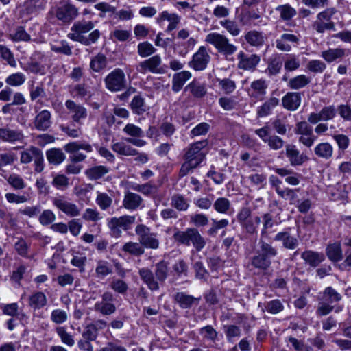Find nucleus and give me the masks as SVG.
I'll list each match as a JSON object with an SVG mask.
<instances>
[{
	"mask_svg": "<svg viewBox=\"0 0 351 351\" xmlns=\"http://www.w3.org/2000/svg\"><path fill=\"white\" fill-rule=\"evenodd\" d=\"M249 180L251 184L258 189L264 188L266 185L267 176L264 173H253L249 176Z\"/></svg>",
	"mask_w": 351,
	"mask_h": 351,
	"instance_id": "62",
	"label": "nucleus"
},
{
	"mask_svg": "<svg viewBox=\"0 0 351 351\" xmlns=\"http://www.w3.org/2000/svg\"><path fill=\"white\" fill-rule=\"evenodd\" d=\"M95 272L99 278H104L112 273L110 265L105 261H99L95 268Z\"/></svg>",
	"mask_w": 351,
	"mask_h": 351,
	"instance_id": "57",
	"label": "nucleus"
},
{
	"mask_svg": "<svg viewBox=\"0 0 351 351\" xmlns=\"http://www.w3.org/2000/svg\"><path fill=\"white\" fill-rule=\"evenodd\" d=\"M279 104V99L276 97H271L261 106L257 108V114L260 117H264L271 114L272 110Z\"/></svg>",
	"mask_w": 351,
	"mask_h": 351,
	"instance_id": "34",
	"label": "nucleus"
},
{
	"mask_svg": "<svg viewBox=\"0 0 351 351\" xmlns=\"http://www.w3.org/2000/svg\"><path fill=\"white\" fill-rule=\"evenodd\" d=\"M173 237L177 242L182 245L186 246L193 245L197 251H201L206 245L204 238L198 230L194 228H187L184 231H177Z\"/></svg>",
	"mask_w": 351,
	"mask_h": 351,
	"instance_id": "2",
	"label": "nucleus"
},
{
	"mask_svg": "<svg viewBox=\"0 0 351 351\" xmlns=\"http://www.w3.org/2000/svg\"><path fill=\"white\" fill-rule=\"evenodd\" d=\"M327 256L334 262H338L343 258V252L339 243H334L327 246L326 249Z\"/></svg>",
	"mask_w": 351,
	"mask_h": 351,
	"instance_id": "33",
	"label": "nucleus"
},
{
	"mask_svg": "<svg viewBox=\"0 0 351 351\" xmlns=\"http://www.w3.org/2000/svg\"><path fill=\"white\" fill-rule=\"evenodd\" d=\"M294 132L299 135V143L308 148L312 147L317 139L313 134L312 127L304 121H300L295 125Z\"/></svg>",
	"mask_w": 351,
	"mask_h": 351,
	"instance_id": "6",
	"label": "nucleus"
},
{
	"mask_svg": "<svg viewBox=\"0 0 351 351\" xmlns=\"http://www.w3.org/2000/svg\"><path fill=\"white\" fill-rule=\"evenodd\" d=\"M223 331L226 334L227 341L230 343H233L241 335V328L239 326L233 324L224 326Z\"/></svg>",
	"mask_w": 351,
	"mask_h": 351,
	"instance_id": "41",
	"label": "nucleus"
},
{
	"mask_svg": "<svg viewBox=\"0 0 351 351\" xmlns=\"http://www.w3.org/2000/svg\"><path fill=\"white\" fill-rule=\"evenodd\" d=\"M143 199L138 195L132 192L125 193L123 206L128 210H136L143 204Z\"/></svg>",
	"mask_w": 351,
	"mask_h": 351,
	"instance_id": "19",
	"label": "nucleus"
},
{
	"mask_svg": "<svg viewBox=\"0 0 351 351\" xmlns=\"http://www.w3.org/2000/svg\"><path fill=\"white\" fill-rule=\"evenodd\" d=\"M314 153L319 158L328 160L332 156L333 147L329 143H319L315 147Z\"/></svg>",
	"mask_w": 351,
	"mask_h": 351,
	"instance_id": "29",
	"label": "nucleus"
},
{
	"mask_svg": "<svg viewBox=\"0 0 351 351\" xmlns=\"http://www.w3.org/2000/svg\"><path fill=\"white\" fill-rule=\"evenodd\" d=\"M3 178L14 190H23L26 187L23 178L19 174L11 173L4 176Z\"/></svg>",
	"mask_w": 351,
	"mask_h": 351,
	"instance_id": "37",
	"label": "nucleus"
},
{
	"mask_svg": "<svg viewBox=\"0 0 351 351\" xmlns=\"http://www.w3.org/2000/svg\"><path fill=\"white\" fill-rule=\"evenodd\" d=\"M25 138L22 130L19 129H12L9 127L0 128V140L14 144L16 143H22Z\"/></svg>",
	"mask_w": 351,
	"mask_h": 351,
	"instance_id": "15",
	"label": "nucleus"
},
{
	"mask_svg": "<svg viewBox=\"0 0 351 351\" xmlns=\"http://www.w3.org/2000/svg\"><path fill=\"white\" fill-rule=\"evenodd\" d=\"M122 250L135 256H139L145 253V249L140 242H127L123 245Z\"/></svg>",
	"mask_w": 351,
	"mask_h": 351,
	"instance_id": "36",
	"label": "nucleus"
},
{
	"mask_svg": "<svg viewBox=\"0 0 351 351\" xmlns=\"http://www.w3.org/2000/svg\"><path fill=\"white\" fill-rule=\"evenodd\" d=\"M53 205L62 213L70 217H76L80 215V208L64 195H58L52 199Z\"/></svg>",
	"mask_w": 351,
	"mask_h": 351,
	"instance_id": "7",
	"label": "nucleus"
},
{
	"mask_svg": "<svg viewBox=\"0 0 351 351\" xmlns=\"http://www.w3.org/2000/svg\"><path fill=\"white\" fill-rule=\"evenodd\" d=\"M50 318L53 322L57 324H61L67 321L68 314L62 309L56 308L52 311Z\"/></svg>",
	"mask_w": 351,
	"mask_h": 351,
	"instance_id": "60",
	"label": "nucleus"
},
{
	"mask_svg": "<svg viewBox=\"0 0 351 351\" xmlns=\"http://www.w3.org/2000/svg\"><path fill=\"white\" fill-rule=\"evenodd\" d=\"M79 14L77 8L69 2H66L55 10L56 17L64 24H69Z\"/></svg>",
	"mask_w": 351,
	"mask_h": 351,
	"instance_id": "10",
	"label": "nucleus"
},
{
	"mask_svg": "<svg viewBox=\"0 0 351 351\" xmlns=\"http://www.w3.org/2000/svg\"><path fill=\"white\" fill-rule=\"evenodd\" d=\"M56 332L60 337L61 342L69 346L73 347L75 345V339L72 334L68 332L64 326H59L56 328Z\"/></svg>",
	"mask_w": 351,
	"mask_h": 351,
	"instance_id": "42",
	"label": "nucleus"
},
{
	"mask_svg": "<svg viewBox=\"0 0 351 351\" xmlns=\"http://www.w3.org/2000/svg\"><path fill=\"white\" fill-rule=\"evenodd\" d=\"M216 82L218 83L219 88L225 94H230L233 93L236 89V84L234 81L229 78H217L216 80Z\"/></svg>",
	"mask_w": 351,
	"mask_h": 351,
	"instance_id": "48",
	"label": "nucleus"
},
{
	"mask_svg": "<svg viewBox=\"0 0 351 351\" xmlns=\"http://www.w3.org/2000/svg\"><path fill=\"white\" fill-rule=\"evenodd\" d=\"M255 134L267 145L270 149L279 150L284 147V140L276 135L270 134V128L268 125H265L261 128L255 130Z\"/></svg>",
	"mask_w": 351,
	"mask_h": 351,
	"instance_id": "8",
	"label": "nucleus"
},
{
	"mask_svg": "<svg viewBox=\"0 0 351 351\" xmlns=\"http://www.w3.org/2000/svg\"><path fill=\"white\" fill-rule=\"evenodd\" d=\"M112 149L117 154L125 156H134L138 154V150L127 142H117L112 145Z\"/></svg>",
	"mask_w": 351,
	"mask_h": 351,
	"instance_id": "24",
	"label": "nucleus"
},
{
	"mask_svg": "<svg viewBox=\"0 0 351 351\" xmlns=\"http://www.w3.org/2000/svg\"><path fill=\"white\" fill-rule=\"evenodd\" d=\"M213 207L217 213L226 214L231 208V203L226 197H219L215 201Z\"/></svg>",
	"mask_w": 351,
	"mask_h": 351,
	"instance_id": "50",
	"label": "nucleus"
},
{
	"mask_svg": "<svg viewBox=\"0 0 351 351\" xmlns=\"http://www.w3.org/2000/svg\"><path fill=\"white\" fill-rule=\"evenodd\" d=\"M171 204L174 208L181 211L186 210L189 206L188 201L180 195L173 196Z\"/></svg>",
	"mask_w": 351,
	"mask_h": 351,
	"instance_id": "63",
	"label": "nucleus"
},
{
	"mask_svg": "<svg viewBox=\"0 0 351 351\" xmlns=\"http://www.w3.org/2000/svg\"><path fill=\"white\" fill-rule=\"evenodd\" d=\"M174 300L182 308H189L194 303H198L199 298L188 295L184 292H178L174 295Z\"/></svg>",
	"mask_w": 351,
	"mask_h": 351,
	"instance_id": "26",
	"label": "nucleus"
},
{
	"mask_svg": "<svg viewBox=\"0 0 351 351\" xmlns=\"http://www.w3.org/2000/svg\"><path fill=\"white\" fill-rule=\"evenodd\" d=\"M136 217L131 215H123L112 217L108 221V227L114 237H119L123 230H128L135 223Z\"/></svg>",
	"mask_w": 351,
	"mask_h": 351,
	"instance_id": "5",
	"label": "nucleus"
},
{
	"mask_svg": "<svg viewBox=\"0 0 351 351\" xmlns=\"http://www.w3.org/2000/svg\"><path fill=\"white\" fill-rule=\"evenodd\" d=\"M94 28V24L91 21H81L75 22L71 27V32L68 36L73 41L83 43L84 34H86Z\"/></svg>",
	"mask_w": 351,
	"mask_h": 351,
	"instance_id": "13",
	"label": "nucleus"
},
{
	"mask_svg": "<svg viewBox=\"0 0 351 351\" xmlns=\"http://www.w3.org/2000/svg\"><path fill=\"white\" fill-rule=\"evenodd\" d=\"M298 189L289 188L277 189V194L285 200H289L291 204H295L297 202Z\"/></svg>",
	"mask_w": 351,
	"mask_h": 351,
	"instance_id": "47",
	"label": "nucleus"
},
{
	"mask_svg": "<svg viewBox=\"0 0 351 351\" xmlns=\"http://www.w3.org/2000/svg\"><path fill=\"white\" fill-rule=\"evenodd\" d=\"M162 59L160 56L156 55L150 58L141 62L136 67L137 71L141 73H146L149 71L152 73L160 74L165 72V69L161 66Z\"/></svg>",
	"mask_w": 351,
	"mask_h": 351,
	"instance_id": "12",
	"label": "nucleus"
},
{
	"mask_svg": "<svg viewBox=\"0 0 351 351\" xmlns=\"http://www.w3.org/2000/svg\"><path fill=\"white\" fill-rule=\"evenodd\" d=\"M265 308L266 311L271 314H277L284 309V305L278 299H275L267 302Z\"/></svg>",
	"mask_w": 351,
	"mask_h": 351,
	"instance_id": "61",
	"label": "nucleus"
},
{
	"mask_svg": "<svg viewBox=\"0 0 351 351\" xmlns=\"http://www.w3.org/2000/svg\"><path fill=\"white\" fill-rule=\"evenodd\" d=\"M51 113L47 110H43L39 112L35 118V127L38 130L45 131L48 129L51 124Z\"/></svg>",
	"mask_w": 351,
	"mask_h": 351,
	"instance_id": "25",
	"label": "nucleus"
},
{
	"mask_svg": "<svg viewBox=\"0 0 351 351\" xmlns=\"http://www.w3.org/2000/svg\"><path fill=\"white\" fill-rule=\"evenodd\" d=\"M285 154L291 166L302 165L305 161V157L302 154H300L295 145H287L285 146Z\"/></svg>",
	"mask_w": 351,
	"mask_h": 351,
	"instance_id": "18",
	"label": "nucleus"
},
{
	"mask_svg": "<svg viewBox=\"0 0 351 351\" xmlns=\"http://www.w3.org/2000/svg\"><path fill=\"white\" fill-rule=\"evenodd\" d=\"M251 265L255 268L265 270L271 265V261L260 253L251 258Z\"/></svg>",
	"mask_w": 351,
	"mask_h": 351,
	"instance_id": "46",
	"label": "nucleus"
},
{
	"mask_svg": "<svg viewBox=\"0 0 351 351\" xmlns=\"http://www.w3.org/2000/svg\"><path fill=\"white\" fill-rule=\"evenodd\" d=\"M207 141H200L189 145L185 149L184 162L179 172L180 177L188 175L204 160L207 152Z\"/></svg>",
	"mask_w": 351,
	"mask_h": 351,
	"instance_id": "1",
	"label": "nucleus"
},
{
	"mask_svg": "<svg viewBox=\"0 0 351 351\" xmlns=\"http://www.w3.org/2000/svg\"><path fill=\"white\" fill-rule=\"evenodd\" d=\"M336 115V109L334 106L324 107L318 113L311 112L308 117V121L312 124H316L323 121H326L332 119Z\"/></svg>",
	"mask_w": 351,
	"mask_h": 351,
	"instance_id": "16",
	"label": "nucleus"
},
{
	"mask_svg": "<svg viewBox=\"0 0 351 351\" xmlns=\"http://www.w3.org/2000/svg\"><path fill=\"white\" fill-rule=\"evenodd\" d=\"M109 171V168L104 165H96L86 169L85 174L89 180H96L104 177Z\"/></svg>",
	"mask_w": 351,
	"mask_h": 351,
	"instance_id": "30",
	"label": "nucleus"
},
{
	"mask_svg": "<svg viewBox=\"0 0 351 351\" xmlns=\"http://www.w3.org/2000/svg\"><path fill=\"white\" fill-rule=\"evenodd\" d=\"M11 40L14 42H28L30 40V36L25 32L23 27H17L13 32L10 34Z\"/></svg>",
	"mask_w": 351,
	"mask_h": 351,
	"instance_id": "51",
	"label": "nucleus"
},
{
	"mask_svg": "<svg viewBox=\"0 0 351 351\" xmlns=\"http://www.w3.org/2000/svg\"><path fill=\"white\" fill-rule=\"evenodd\" d=\"M191 76V73L188 71H183L176 73L173 77L172 90L176 93L179 92Z\"/></svg>",
	"mask_w": 351,
	"mask_h": 351,
	"instance_id": "27",
	"label": "nucleus"
},
{
	"mask_svg": "<svg viewBox=\"0 0 351 351\" xmlns=\"http://www.w3.org/2000/svg\"><path fill=\"white\" fill-rule=\"evenodd\" d=\"M342 297L331 287H326L322 294L317 309L319 315L324 316L329 314L334 308L332 304L341 300Z\"/></svg>",
	"mask_w": 351,
	"mask_h": 351,
	"instance_id": "3",
	"label": "nucleus"
},
{
	"mask_svg": "<svg viewBox=\"0 0 351 351\" xmlns=\"http://www.w3.org/2000/svg\"><path fill=\"white\" fill-rule=\"evenodd\" d=\"M47 302L46 295L40 291L33 293L29 298V305L34 310L43 308Z\"/></svg>",
	"mask_w": 351,
	"mask_h": 351,
	"instance_id": "28",
	"label": "nucleus"
},
{
	"mask_svg": "<svg viewBox=\"0 0 351 351\" xmlns=\"http://www.w3.org/2000/svg\"><path fill=\"white\" fill-rule=\"evenodd\" d=\"M95 202L101 210H106L112 206L113 199L112 195L97 191Z\"/></svg>",
	"mask_w": 351,
	"mask_h": 351,
	"instance_id": "39",
	"label": "nucleus"
},
{
	"mask_svg": "<svg viewBox=\"0 0 351 351\" xmlns=\"http://www.w3.org/2000/svg\"><path fill=\"white\" fill-rule=\"evenodd\" d=\"M46 156L48 162L58 165L65 160V155L60 148H51L47 151Z\"/></svg>",
	"mask_w": 351,
	"mask_h": 351,
	"instance_id": "32",
	"label": "nucleus"
},
{
	"mask_svg": "<svg viewBox=\"0 0 351 351\" xmlns=\"http://www.w3.org/2000/svg\"><path fill=\"white\" fill-rule=\"evenodd\" d=\"M51 184L58 190L63 191L69 186V178L63 174H57L53 176Z\"/></svg>",
	"mask_w": 351,
	"mask_h": 351,
	"instance_id": "58",
	"label": "nucleus"
},
{
	"mask_svg": "<svg viewBox=\"0 0 351 351\" xmlns=\"http://www.w3.org/2000/svg\"><path fill=\"white\" fill-rule=\"evenodd\" d=\"M65 106L69 110V113L71 114V118L74 122L81 125L82 120L87 117V110L85 107L80 104H76L73 100H67L65 102Z\"/></svg>",
	"mask_w": 351,
	"mask_h": 351,
	"instance_id": "14",
	"label": "nucleus"
},
{
	"mask_svg": "<svg viewBox=\"0 0 351 351\" xmlns=\"http://www.w3.org/2000/svg\"><path fill=\"white\" fill-rule=\"evenodd\" d=\"M40 149L38 147L31 146L30 147L25 149L21 153L20 162L22 164H29L34 160L36 156L38 154Z\"/></svg>",
	"mask_w": 351,
	"mask_h": 351,
	"instance_id": "49",
	"label": "nucleus"
},
{
	"mask_svg": "<svg viewBox=\"0 0 351 351\" xmlns=\"http://www.w3.org/2000/svg\"><path fill=\"white\" fill-rule=\"evenodd\" d=\"M195 97H202L206 93V88L205 84L197 81H192L189 83L186 88Z\"/></svg>",
	"mask_w": 351,
	"mask_h": 351,
	"instance_id": "38",
	"label": "nucleus"
},
{
	"mask_svg": "<svg viewBox=\"0 0 351 351\" xmlns=\"http://www.w3.org/2000/svg\"><path fill=\"white\" fill-rule=\"evenodd\" d=\"M261 222V217L257 216L253 219H249L241 226L246 230L247 232L253 234L256 232V228Z\"/></svg>",
	"mask_w": 351,
	"mask_h": 351,
	"instance_id": "64",
	"label": "nucleus"
},
{
	"mask_svg": "<svg viewBox=\"0 0 351 351\" xmlns=\"http://www.w3.org/2000/svg\"><path fill=\"white\" fill-rule=\"evenodd\" d=\"M123 132L131 136L125 138L127 143L137 147H142L147 145L146 141L141 138L143 136V131L140 127L133 123H127L123 129Z\"/></svg>",
	"mask_w": 351,
	"mask_h": 351,
	"instance_id": "11",
	"label": "nucleus"
},
{
	"mask_svg": "<svg viewBox=\"0 0 351 351\" xmlns=\"http://www.w3.org/2000/svg\"><path fill=\"white\" fill-rule=\"evenodd\" d=\"M279 13L280 18L284 21H288L296 15V10L289 4L279 5L276 9Z\"/></svg>",
	"mask_w": 351,
	"mask_h": 351,
	"instance_id": "53",
	"label": "nucleus"
},
{
	"mask_svg": "<svg viewBox=\"0 0 351 351\" xmlns=\"http://www.w3.org/2000/svg\"><path fill=\"white\" fill-rule=\"evenodd\" d=\"M139 275L143 282L151 290H158L159 288L158 282L154 279L152 272L146 268L139 270Z\"/></svg>",
	"mask_w": 351,
	"mask_h": 351,
	"instance_id": "35",
	"label": "nucleus"
},
{
	"mask_svg": "<svg viewBox=\"0 0 351 351\" xmlns=\"http://www.w3.org/2000/svg\"><path fill=\"white\" fill-rule=\"evenodd\" d=\"M199 334L204 339L210 341L212 342L215 341L218 335L216 330L210 325H207L199 329Z\"/></svg>",
	"mask_w": 351,
	"mask_h": 351,
	"instance_id": "56",
	"label": "nucleus"
},
{
	"mask_svg": "<svg viewBox=\"0 0 351 351\" xmlns=\"http://www.w3.org/2000/svg\"><path fill=\"white\" fill-rule=\"evenodd\" d=\"M301 104L300 93L296 92L287 93L282 99L283 107L290 111L296 110Z\"/></svg>",
	"mask_w": 351,
	"mask_h": 351,
	"instance_id": "20",
	"label": "nucleus"
},
{
	"mask_svg": "<svg viewBox=\"0 0 351 351\" xmlns=\"http://www.w3.org/2000/svg\"><path fill=\"white\" fill-rule=\"evenodd\" d=\"M132 188L133 190L141 193L145 195L154 194L158 191V186L152 182H149L143 184H136Z\"/></svg>",
	"mask_w": 351,
	"mask_h": 351,
	"instance_id": "45",
	"label": "nucleus"
},
{
	"mask_svg": "<svg viewBox=\"0 0 351 351\" xmlns=\"http://www.w3.org/2000/svg\"><path fill=\"white\" fill-rule=\"evenodd\" d=\"M125 76L121 69H116L110 73L105 78L106 88L112 92H118L125 86Z\"/></svg>",
	"mask_w": 351,
	"mask_h": 351,
	"instance_id": "9",
	"label": "nucleus"
},
{
	"mask_svg": "<svg viewBox=\"0 0 351 351\" xmlns=\"http://www.w3.org/2000/svg\"><path fill=\"white\" fill-rule=\"evenodd\" d=\"M5 197L8 203L16 204L26 203L31 199L29 195H19L11 192L5 193Z\"/></svg>",
	"mask_w": 351,
	"mask_h": 351,
	"instance_id": "52",
	"label": "nucleus"
},
{
	"mask_svg": "<svg viewBox=\"0 0 351 351\" xmlns=\"http://www.w3.org/2000/svg\"><path fill=\"white\" fill-rule=\"evenodd\" d=\"M130 106L133 112L136 114H142L146 110L144 99L139 95L133 97Z\"/></svg>",
	"mask_w": 351,
	"mask_h": 351,
	"instance_id": "54",
	"label": "nucleus"
},
{
	"mask_svg": "<svg viewBox=\"0 0 351 351\" xmlns=\"http://www.w3.org/2000/svg\"><path fill=\"white\" fill-rule=\"evenodd\" d=\"M302 258L311 267H316L324 260V255L322 253L306 250L302 253Z\"/></svg>",
	"mask_w": 351,
	"mask_h": 351,
	"instance_id": "22",
	"label": "nucleus"
},
{
	"mask_svg": "<svg viewBox=\"0 0 351 351\" xmlns=\"http://www.w3.org/2000/svg\"><path fill=\"white\" fill-rule=\"evenodd\" d=\"M138 241L145 248L156 250L159 247L160 240L158 234L152 232L151 229L143 224H138L135 228Z\"/></svg>",
	"mask_w": 351,
	"mask_h": 351,
	"instance_id": "4",
	"label": "nucleus"
},
{
	"mask_svg": "<svg viewBox=\"0 0 351 351\" xmlns=\"http://www.w3.org/2000/svg\"><path fill=\"white\" fill-rule=\"evenodd\" d=\"M239 57L241 59L239 62L240 68L245 70L254 68L260 61L259 57L256 55H251L247 57L243 53L240 52Z\"/></svg>",
	"mask_w": 351,
	"mask_h": 351,
	"instance_id": "31",
	"label": "nucleus"
},
{
	"mask_svg": "<svg viewBox=\"0 0 351 351\" xmlns=\"http://www.w3.org/2000/svg\"><path fill=\"white\" fill-rule=\"evenodd\" d=\"M25 80V75L22 73L18 72L7 77L5 82L12 86H19L24 84Z\"/></svg>",
	"mask_w": 351,
	"mask_h": 351,
	"instance_id": "59",
	"label": "nucleus"
},
{
	"mask_svg": "<svg viewBox=\"0 0 351 351\" xmlns=\"http://www.w3.org/2000/svg\"><path fill=\"white\" fill-rule=\"evenodd\" d=\"M94 310L103 315H110L115 312L116 307L111 302L98 301L94 305Z\"/></svg>",
	"mask_w": 351,
	"mask_h": 351,
	"instance_id": "44",
	"label": "nucleus"
},
{
	"mask_svg": "<svg viewBox=\"0 0 351 351\" xmlns=\"http://www.w3.org/2000/svg\"><path fill=\"white\" fill-rule=\"evenodd\" d=\"M164 21H169L167 32H171L176 29L180 22V17L175 13H169L167 11L162 12L157 18V22L161 23Z\"/></svg>",
	"mask_w": 351,
	"mask_h": 351,
	"instance_id": "23",
	"label": "nucleus"
},
{
	"mask_svg": "<svg viewBox=\"0 0 351 351\" xmlns=\"http://www.w3.org/2000/svg\"><path fill=\"white\" fill-rule=\"evenodd\" d=\"M251 88L254 91L253 95L258 98L263 97L266 91L267 84L265 80H257L251 84Z\"/></svg>",
	"mask_w": 351,
	"mask_h": 351,
	"instance_id": "55",
	"label": "nucleus"
},
{
	"mask_svg": "<svg viewBox=\"0 0 351 351\" xmlns=\"http://www.w3.org/2000/svg\"><path fill=\"white\" fill-rule=\"evenodd\" d=\"M209 60L210 56L206 47L201 46L198 51L193 55L190 66L196 71H202L206 69Z\"/></svg>",
	"mask_w": 351,
	"mask_h": 351,
	"instance_id": "17",
	"label": "nucleus"
},
{
	"mask_svg": "<svg viewBox=\"0 0 351 351\" xmlns=\"http://www.w3.org/2000/svg\"><path fill=\"white\" fill-rule=\"evenodd\" d=\"M274 240L281 241L283 246L287 249L293 250L298 245V239L292 236L287 230L277 233Z\"/></svg>",
	"mask_w": 351,
	"mask_h": 351,
	"instance_id": "21",
	"label": "nucleus"
},
{
	"mask_svg": "<svg viewBox=\"0 0 351 351\" xmlns=\"http://www.w3.org/2000/svg\"><path fill=\"white\" fill-rule=\"evenodd\" d=\"M345 55L343 49L340 48L330 49L322 51L321 56L327 62H332L341 58Z\"/></svg>",
	"mask_w": 351,
	"mask_h": 351,
	"instance_id": "43",
	"label": "nucleus"
},
{
	"mask_svg": "<svg viewBox=\"0 0 351 351\" xmlns=\"http://www.w3.org/2000/svg\"><path fill=\"white\" fill-rule=\"evenodd\" d=\"M311 82L310 77L305 75H300L291 78L289 82L288 86L293 90H299L305 87Z\"/></svg>",
	"mask_w": 351,
	"mask_h": 351,
	"instance_id": "40",
	"label": "nucleus"
}]
</instances>
